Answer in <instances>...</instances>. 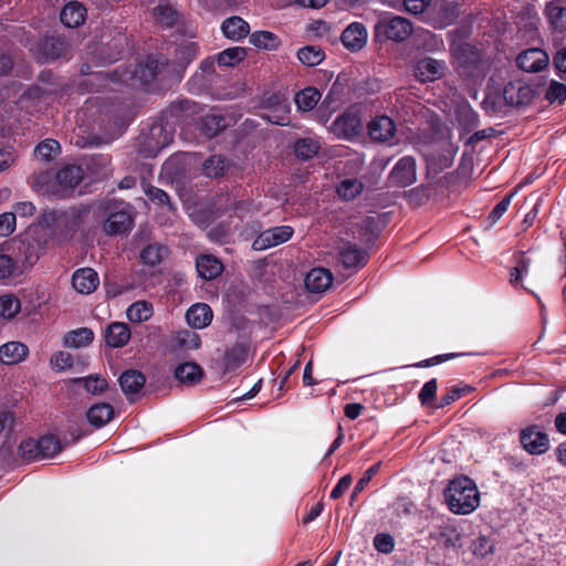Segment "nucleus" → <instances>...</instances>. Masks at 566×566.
Wrapping results in <instances>:
<instances>
[{"label":"nucleus","instance_id":"nucleus-1","mask_svg":"<svg viewBox=\"0 0 566 566\" xmlns=\"http://www.w3.org/2000/svg\"><path fill=\"white\" fill-rule=\"evenodd\" d=\"M67 229L60 218V210H43L38 221L27 232V250L24 263L33 265L50 242H62L67 239Z\"/></svg>","mask_w":566,"mask_h":566},{"label":"nucleus","instance_id":"nucleus-2","mask_svg":"<svg viewBox=\"0 0 566 566\" xmlns=\"http://www.w3.org/2000/svg\"><path fill=\"white\" fill-rule=\"evenodd\" d=\"M444 499L450 511L461 515L473 512L480 504L478 488L468 476L450 481L444 491Z\"/></svg>","mask_w":566,"mask_h":566},{"label":"nucleus","instance_id":"nucleus-3","mask_svg":"<svg viewBox=\"0 0 566 566\" xmlns=\"http://www.w3.org/2000/svg\"><path fill=\"white\" fill-rule=\"evenodd\" d=\"M450 53L452 63L467 75L482 77L490 69L489 62L482 57L480 51L469 43L453 41Z\"/></svg>","mask_w":566,"mask_h":566},{"label":"nucleus","instance_id":"nucleus-4","mask_svg":"<svg viewBox=\"0 0 566 566\" xmlns=\"http://www.w3.org/2000/svg\"><path fill=\"white\" fill-rule=\"evenodd\" d=\"M339 139L352 140L363 132V118L358 105L349 106L345 112L338 115L328 127Z\"/></svg>","mask_w":566,"mask_h":566},{"label":"nucleus","instance_id":"nucleus-5","mask_svg":"<svg viewBox=\"0 0 566 566\" xmlns=\"http://www.w3.org/2000/svg\"><path fill=\"white\" fill-rule=\"evenodd\" d=\"M375 31L377 35H382L387 40L402 42L411 35L413 28L406 18L384 14L376 23Z\"/></svg>","mask_w":566,"mask_h":566},{"label":"nucleus","instance_id":"nucleus-6","mask_svg":"<svg viewBox=\"0 0 566 566\" xmlns=\"http://www.w3.org/2000/svg\"><path fill=\"white\" fill-rule=\"evenodd\" d=\"M458 14V6L454 1L443 0L440 3H436L434 7L427 12L423 20L436 29H444L455 21Z\"/></svg>","mask_w":566,"mask_h":566},{"label":"nucleus","instance_id":"nucleus-7","mask_svg":"<svg viewBox=\"0 0 566 566\" xmlns=\"http://www.w3.org/2000/svg\"><path fill=\"white\" fill-rule=\"evenodd\" d=\"M417 180V164L411 156L400 158L391 169L388 181L391 186L407 187Z\"/></svg>","mask_w":566,"mask_h":566},{"label":"nucleus","instance_id":"nucleus-8","mask_svg":"<svg viewBox=\"0 0 566 566\" xmlns=\"http://www.w3.org/2000/svg\"><path fill=\"white\" fill-rule=\"evenodd\" d=\"M262 117L268 122L285 126L289 124L290 105L286 98L273 94L264 101Z\"/></svg>","mask_w":566,"mask_h":566},{"label":"nucleus","instance_id":"nucleus-9","mask_svg":"<svg viewBox=\"0 0 566 566\" xmlns=\"http://www.w3.org/2000/svg\"><path fill=\"white\" fill-rule=\"evenodd\" d=\"M294 233L290 226L273 227L261 232L253 241V249L256 251L266 250L284 242H287Z\"/></svg>","mask_w":566,"mask_h":566},{"label":"nucleus","instance_id":"nucleus-10","mask_svg":"<svg viewBox=\"0 0 566 566\" xmlns=\"http://www.w3.org/2000/svg\"><path fill=\"white\" fill-rule=\"evenodd\" d=\"M520 441L530 454H543L549 448V439L536 426H530L521 431Z\"/></svg>","mask_w":566,"mask_h":566},{"label":"nucleus","instance_id":"nucleus-11","mask_svg":"<svg viewBox=\"0 0 566 566\" xmlns=\"http://www.w3.org/2000/svg\"><path fill=\"white\" fill-rule=\"evenodd\" d=\"M447 64L444 61L432 57H422L415 64V76L426 83L433 82L444 75Z\"/></svg>","mask_w":566,"mask_h":566},{"label":"nucleus","instance_id":"nucleus-12","mask_svg":"<svg viewBox=\"0 0 566 566\" xmlns=\"http://www.w3.org/2000/svg\"><path fill=\"white\" fill-rule=\"evenodd\" d=\"M503 97L511 106H523L533 99L534 91L523 81H511L504 86Z\"/></svg>","mask_w":566,"mask_h":566},{"label":"nucleus","instance_id":"nucleus-13","mask_svg":"<svg viewBox=\"0 0 566 566\" xmlns=\"http://www.w3.org/2000/svg\"><path fill=\"white\" fill-rule=\"evenodd\" d=\"M516 62L521 70L530 73H537L548 65L549 57L544 50L532 48L521 52Z\"/></svg>","mask_w":566,"mask_h":566},{"label":"nucleus","instance_id":"nucleus-14","mask_svg":"<svg viewBox=\"0 0 566 566\" xmlns=\"http://www.w3.org/2000/svg\"><path fill=\"white\" fill-rule=\"evenodd\" d=\"M167 61L163 57L149 56L145 64H140L133 73L132 78L147 85L163 73Z\"/></svg>","mask_w":566,"mask_h":566},{"label":"nucleus","instance_id":"nucleus-15","mask_svg":"<svg viewBox=\"0 0 566 566\" xmlns=\"http://www.w3.org/2000/svg\"><path fill=\"white\" fill-rule=\"evenodd\" d=\"M97 273L91 268L76 270L72 275V285L81 294H91L98 286Z\"/></svg>","mask_w":566,"mask_h":566},{"label":"nucleus","instance_id":"nucleus-16","mask_svg":"<svg viewBox=\"0 0 566 566\" xmlns=\"http://www.w3.org/2000/svg\"><path fill=\"white\" fill-rule=\"evenodd\" d=\"M368 133L374 140L388 142L395 136L396 126L390 117L381 115L369 122Z\"/></svg>","mask_w":566,"mask_h":566},{"label":"nucleus","instance_id":"nucleus-17","mask_svg":"<svg viewBox=\"0 0 566 566\" xmlns=\"http://www.w3.org/2000/svg\"><path fill=\"white\" fill-rule=\"evenodd\" d=\"M333 283V274L324 268L312 269L305 277V286L312 293H322L328 290Z\"/></svg>","mask_w":566,"mask_h":566},{"label":"nucleus","instance_id":"nucleus-18","mask_svg":"<svg viewBox=\"0 0 566 566\" xmlns=\"http://www.w3.org/2000/svg\"><path fill=\"white\" fill-rule=\"evenodd\" d=\"M342 42L350 51H358L367 42L366 28L358 22L349 24L342 33Z\"/></svg>","mask_w":566,"mask_h":566},{"label":"nucleus","instance_id":"nucleus-19","mask_svg":"<svg viewBox=\"0 0 566 566\" xmlns=\"http://www.w3.org/2000/svg\"><path fill=\"white\" fill-rule=\"evenodd\" d=\"M130 339V329L127 324L113 322L105 331V342L107 346L119 348L125 346Z\"/></svg>","mask_w":566,"mask_h":566},{"label":"nucleus","instance_id":"nucleus-20","mask_svg":"<svg viewBox=\"0 0 566 566\" xmlns=\"http://www.w3.org/2000/svg\"><path fill=\"white\" fill-rule=\"evenodd\" d=\"M132 223L133 220L129 213L124 210H119L109 214L104 223L103 230L109 235H117L128 231Z\"/></svg>","mask_w":566,"mask_h":566},{"label":"nucleus","instance_id":"nucleus-21","mask_svg":"<svg viewBox=\"0 0 566 566\" xmlns=\"http://www.w3.org/2000/svg\"><path fill=\"white\" fill-rule=\"evenodd\" d=\"M212 311L205 303L192 305L186 313L187 323L193 328H205L212 321Z\"/></svg>","mask_w":566,"mask_h":566},{"label":"nucleus","instance_id":"nucleus-22","mask_svg":"<svg viewBox=\"0 0 566 566\" xmlns=\"http://www.w3.org/2000/svg\"><path fill=\"white\" fill-rule=\"evenodd\" d=\"M28 354V346L20 342H9L0 346V361L6 365H13L24 360Z\"/></svg>","mask_w":566,"mask_h":566},{"label":"nucleus","instance_id":"nucleus-23","mask_svg":"<svg viewBox=\"0 0 566 566\" xmlns=\"http://www.w3.org/2000/svg\"><path fill=\"white\" fill-rule=\"evenodd\" d=\"M86 9L77 1L67 3L61 11V22L67 28H76L85 21Z\"/></svg>","mask_w":566,"mask_h":566},{"label":"nucleus","instance_id":"nucleus-24","mask_svg":"<svg viewBox=\"0 0 566 566\" xmlns=\"http://www.w3.org/2000/svg\"><path fill=\"white\" fill-rule=\"evenodd\" d=\"M221 30L226 38L239 41L249 34L250 27L242 18L231 17L222 22Z\"/></svg>","mask_w":566,"mask_h":566},{"label":"nucleus","instance_id":"nucleus-25","mask_svg":"<svg viewBox=\"0 0 566 566\" xmlns=\"http://www.w3.org/2000/svg\"><path fill=\"white\" fill-rule=\"evenodd\" d=\"M367 252L352 243L344 244L339 250V258L344 266L356 268L365 264Z\"/></svg>","mask_w":566,"mask_h":566},{"label":"nucleus","instance_id":"nucleus-26","mask_svg":"<svg viewBox=\"0 0 566 566\" xmlns=\"http://www.w3.org/2000/svg\"><path fill=\"white\" fill-rule=\"evenodd\" d=\"M146 382V377L138 370H126L119 377V385L125 395H133L138 392Z\"/></svg>","mask_w":566,"mask_h":566},{"label":"nucleus","instance_id":"nucleus-27","mask_svg":"<svg viewBox=\"0 0 566 566\" xmlns=\"http://www.w3.org/2000/svg\"><path fill=\"white\" fill-rule=\"evenodd\" d=\"M546 17L551 25L557 31L566 30V6L560 0H554L546 4Z\"/></svg>","mask_w":566,"mask_h":566},{"label":"nucleus","instance_id":"nucleus-28","mask_svg":"<svg viewBox=\"0 0 566 566\" xmlns=\"http://www.w3.org/2000/svg\"><path fill=\"white\" fill-rule=\"evenodd\" d=\"M114 416V409L109 403L101 402L92 406L86 413L87 420L96 428L108 423Z\"/></svg>","mask_w":566,"mask_h":566},{"label":"nucleus","instance_id":"nucleus-29","mask_svg":"<svg viewBox=\"0 0 566 566\" xmlns=\"http://www.w3.org/2000/svg\"><path fill=\"white\" fill-rule=\"evenodd\" d=\"M203 376L202 368L196 363H184L176 367L175 377L184 384L193 385Z\"/></svg>","mask_w":566,"mask_h":566},{"label":"nucleus","instance_id":"nucleus-30","mask_svg":"<svg viewBox=\"0 0 566 566\" xmlns=\"http://www.w3.org/2000/svg\"><path fill=\"white\" fill-rule=\"evenodd\" d=\"M198 273L205 280H212L222 272V264L211 255H201L196 262Z\"/></svg>","mask_w":566,"mask_h":566},{"label":"nucleus","instance_id":"nucleus-31","mask_svg":"<svg viewBox=\"0 0 566 566\" xmlns=\"http://www.w3.org/2000/svg\"><path fill=\"white\" fill-rule=\"evenodd\" d=\"M87 214V210L71 208L67 210H60V218L64 228L67 229L69 237L73 234L83 223L84 217Z\"/></svg>","mask_w":566,"mask_h":566},{"label":"nucleus","instance_id":"nucleus-32","mask_svg":"<svg viewBox=\"0 0 566 566\" xmlns=\"http://www.w3.org/2000/svg\"><path fill=\"white\" fill-rule=\"evenodd\" d=\"M83 179V171L80 166L69 165L62 168L56 174L59 185L65 188L76 187Z\"/></svg>","mask_w":566,"mask_h":566},{"label":"nucleus","instance_id":"nucleus-33","mask_svg":"<svg viewBox=\"0 0 566 566\" xmlns=\"http://www.w3.org/2000/svg\"><path fill=\"white\" fill-rule=\"evenodd\" d=\"M321 92L312 86L305 87L295 95V104L300 111H312L321 99Z\"/></svg>","mask_w":566,"mask_h":566},{"label":"nucleus","instance_id":"nucleus-34","mask_svg":"<svg viewBox=\"0 0 566 566\" xmlns=\"http://www.w3.org/2000/svg\"><path fill=\"white\" fill-rule=\"evenodd\" d=\"M93 339V331L86 327H82L69 332L64 336V345L67 347L80 348L90 345Z\"/></svg>","mask_w":566,"mask_h":566},{"label":"nucleus","instance_id":"nucleus-35","mask_svg":"<svg viewBox=\"0 0 566 566\" xmlns=\"http://www.w3.org/2000/svg\"><path fill=\"white\" fill-rule=\"evenodd\" d=\"M126 315L133 323L146 322L153 316V305L146 301L135 302L127 308Z\"/></svg>","mask_w":566,"mask_h":566},{"label":"nucleus","instance_id":"nucleus-36","mask_svg":"<svg viewBox=\"0 0 566 566\" xmlns=\"http://www.w3.org/2000/svg\"><path fill=\"white\" fill-rule=\"evenodd\" d=\"M248 356V347L244 344H235L226 352L224 365L228 370L241 366Z\"/></svg>","mask_w":566,"mask_h":566},{"label":"nucleus","instance_id":"nucleus-37","mask_svg":"<svg viewBox=\"0 0 566 566\" xmlns=\"http://www.w3.org/2000/svg\"><path fill=\"white\" fill-rule=\"evenodd\" d=\"M174 342L178 348L186 350L197 349L201 344L199 335L189 329L177 332L174 335Z\"/></svg>","mask_w":566,"mask_h":566},{"label":"nucleus","instance_id":"nucleus-38","mask_svg":"<svg viewBox=\"0 0 566 566\" xmlns=\"http://www.w3.org/2000/svg\"><path fill=\"white\" fill-rule=\"evenodd\" d=\"M364 184L356 178H346L337 187V193L345 200H353L361 193Z\"/></svg>","mask_w":566,"mask_h":566},{"label":"nucleus","instance_id":"nucleus-39","mask_svg":"<svg viewBox=\"0 0 566 566\" xmlns=\"http://www.w3.org/2000/svg\"><path fill=\"white\" fill-rule=\"evenodd\" d=\"M324 57V52L315 45H307L297 51V59L306 66H316Z\"/></svg>","mask_w":566,"mask_h":566},{"label":"nucleus","instance_id":"nucleus-40","mask_svg":"<svg viewBox=\"0 0 566 566\" xmlns=\"http://www.w3.org/2000/svg\"><path fill=\"white\" fill-rule=\"evenodd\" d=\"M250 42L263 50H274L279 46V38L270 31H256L250 35Z\"/></svg>","mask_w":566,"mask_h":566},{"label":"nucleus","instance_id":"nucleus-41","mask_svg":"<svg viewBox=\"0 0 566 566\" xmlns=\"http://www.w3.org/2000/svg\"><path fill=\"white\" fill-rule=\"evenodd\" d=\"M40 458H52L62 450L60 440L52 434L43 436L38 440Z\"/></svg>","mask_w":566,"mask_h":566},{"label":"nucleus","instance_id":"nucleus-42","mask_svg":"<svg viewBox=\"0 0 566 566\" xmlns=\"http://www.w3.org/2000/svg\"><path fill=\"white\" fill-rule=\"evenodd\" d=\"M167 254V249L161 244H149L140 253V259L150 266L159 264Z\"/></svg>","mask_w":566,"mask_h":566},{"label":"nucleus","instance_id":"nucleus-43","mask_svg":"<svg viewBox=\"0 0 566 566\" xmlns=\"http://www.w3.org/2000/svg\"><path fill=\"white\" fill-rule=\"evenodd\" d=\"M21 310L20 300L13 294L0 296V316L6 319H12Z\"/></svg>","mask_w":566,"mask_h":566},{"label":"nucleus","instance_id":"nucleus-44","mask_svg":"<svg viewBox=\"0 0 566 566\" xmlns=\"http://www.w3.org/2000/svg\"><path fill=\"white\" fill-rule=\"evenodd\" d=\"M319 143L313 138H302L295 143V155L304 160L313 158L319 150Z\"/></svg>","mask_w":566,"mask_h":566},{"label":"nucleus","instance_id":"nucleus-45","mask_svg":"<svg viewBox=\"0 0 566 566\" xmlns=\"http://www.w3.org/2000/svg\"><path fill=\"white\" fill-rule=\"evenodd\" d=\"M228 168V161L224 157L219 155L210 156L203 163V172L208 177L217 178L222 176Z\"/></svg>","mask_w":566,"mask_h":566},{"label":"nucleus","instance_id":"nucleus-46","mask_svg":"<svg viewBox=\"0 0 566 566\" xmlns=\"http://www.w3.org/2000/svg\"><path fill=\"white\" fill-rule=\"evenodd\" d=\"M41 50L48 60L59 59L64 51V42L57 38H46L41 43Z\"/></svg>","mask_w":566,"mask_h":566},{"label":"nucleus","instance_id":"nucleus-47","mask_svg":"<svg viewBox=\"0 0 566 566\" xmlns=\"http://www.w3.org/2000/svg\"><path fill=\"white\" fill-rule=\"evenodd\" d=\"M59 151L60 144L56 140L45 139L35 147L34 156L42 160L50 161Z\"/></svg>","mask_w":566,"mask_h":566},{"label":"nucleus","instance_id":"nucleus-48","mask_svg":"<svg viewBox=\"0 0 566 566\" xmlns=\"http://www.w3.org/2000/svg\"><path fill=\"white\" fill-rule=\"evenodd\" d=\"M75 382H83L84 388L92 395H101L107 388V381L105 378L94 375L84 378L74 379Z\"/></svg>","mask_w":566,"mask_h":566},{"label":"nucleus","instance_id":"nucleus-49","mask_svg":"<svg viewBox=\"0 0 566 566\" xmlns=\"http://www.w3.org/2000/svg\"><path fill=\"white\" fill-rule=\"evenodd\" d=\"M245 56V51L242 48H230L222 51L218 55V62L220 65L234 66L240 63Z\"/></svg>","mask_w":566,"mask_h":566},{"label":"nucleus","instance_id":"nucleus-50","mask_svg":"<svg viewBox=\"0 0 566 566\" xmlns=\"http://www.w3.org/2000/svg\"><path fill=\"white\" fill-rule=\"evenodd\" d=\"M437 389L438 385L436 379H431L422 386L418 395V398L422 406L436 408Z\"/></svg>","mask_w":566,"mask_h":566},{"label":"nucleus","instance_id":"nucleus-51","mask_svg":"<svg viewBox=\"0 0 566 566\" xmlns=\"http://www.w3.org/2000/svg\"><path fill=\"white\" fill-rule=\"evenodd\" d=\"M19 455L27 461L40 460V451L38 440L27 439L19 446Z\"/></svg>","mask_w":566,"mask_h":566},{"label":"nucleus","instance_id":"nucleus-52","mask_svg":"<svg viewBox=\"0 0 566 566\" xmlns=\"http://www.w3.org/2000/svg\"><path fill=\"white\" fill-rule=\"evenodd\" d=\"M471 391L470 386L464 387H451L448 391L441 397L440 401L437 403L436 408H444L455 400L460 399L462 396L467 395Z\"/></svg>","mask_w":566,"mask_h":566},{"label":"nucleus","instance_id":"nucleus-53","mask_svg":"<svg viewBox=\"0 0 566 566\" xmlns=\"http://www.w3.org/2000/svg\"><path fill=\"white\" fill-rule=\"evenodd\" d=\"M472 552L478 557H486L494 553V543L486 536H479L472 543Z\"/></svg>","mask_w":566,"mask_h":566},{"label":"nucleus","instance_id":"nucleus-54","mask_svg":"<svg viewBox=\"0 0 566 566\" xmlns=\"http://www.w3.org/2000/svg\"><path fill=\"white\" fill-rule=\"evenodd\" d=\"M156 20L164 25H172L177 19V11L170 6H159L155 9Z\"/></svg>","mask_w":566,"mask_h":566},{"label":"nucleus","instance_id":"nucleus-55","mask_svg":"<svg viewBox=\"0 0 566 566\" xmlns=\"http://www.w3.org/2000/svg\"><path fill=\"white\" fill-rule=\"evenodd\" d=\"M145 193L155 205L159 207L167 206L169 210L174 209L168 195L164 190L154 186H147Z\"/></svg>","mask_w":566,"mask_h":566},{"label":"nucleus","instance_id":"nucleus-56","mask_svg":"<svg viewBox=\"0 0 566 566\" xmlns=\"http://www.w3.org/2000/svg\"><path fill=\"white\" fill-rule=\"evenodd\" d=\"M546 99L551 103L558 101L559 103L566 99V85L553 81L546 92Z\"/></svg>","mask_w":566,"mask_h":566},{"label":"nucleus","instance_id":"nucleus-57","mask_svg":"<svg viewBox=\"0 0 566 566\" xmlns=\"http://www.w3.org/2000/svg\"><path fill=\"white\" fill-rule=\"evenodd\" d=\"M15 230V213L0 214V237H9Z\"/></svg>","mask_w":566,"mask_h":566},{"label":"nucleus","instance_id":"nucleus-58","mask_svg":"<svg viewBox=\"0 0 566 566\" xmlns=\"http://www.w3.org/2000/svg\"><path fill=\"white\" fill-rule=\"evenodd\" d=\"M51 365L57 371L65 370L73 365V357L70 353L59 352L51 358Z\"/></svg>","mask_w":566,"mask_h":566},{"label":"nucleus","instance_id":"nucleus-59","mask_svg":"<svg viewBox=\"0 0 566 566\" xmlns=\"http://www.w3.org/2000/svg\"><path fill=\"white\" fill-rule=\"evenodd\" d=\"M15 271V261L7 254H0V280L9 279Z\"/></svg>","mask_w":566,"mask_h":566},{"label":"nucleus","instance_id":"nucleus-60","mask_svg":"<svg viewBox=\"0 0 566 566\" xmlns=\"http://www.w3.org/2000/svg\"><path fill=\"white\" fill-rule=\"evenodd\" d=\"M512 197L513 195L506 196L493 208L488 218L490 226L495 224L500 220V218L506 212L511 203Z\"/></svg>","mask_w":566,"mask_h":566},{"label":"nucleus","instance_id":"nucleus-61","mask_svg":"<svg viewBox=\"0 0 566 566\" xmlns=\"http://www.w3.org/2000/svg\"><path fill=\"white\" fill-rule=\"evenodd\" d=\"M17 157V151L13 147L0 148V172L13 166Z\"/></svg>","mask_w":566,"mask_h":566},{"label":"nucleus","instance_id":"nucleus-62","mask_svg":"<svg viewBox=\"0 0 566 566\" xmlns=\"http://www.w3.org/2000/svg\"><path fill=\"white\" fill-rule=\"evenodd\" d=\"M432 0H403L405 9L411 14H422Z\"/></svg>","mask_w":566,"mask_h":566},{"label":"nucleus","instance_id":"nucleus-63","mask_svg":"<svg viewBox=\"0 0 566 566\" xmlns=\"http://www.w3.org/2000/svg\"><path fill=\"white\" fill-rule=\"evenodd\" d=\"M379 467L380 463H376L366 471L365 475L356 483L352 497H355L367 486L371 478L378 472Z\"/></svg>","mask_w":566,"mask_h":566},{"label":"nucleus","instance_id":"nucleus-64","mask_svg":"<svg viewBox=\"0 0 566 566\" xmlns=\"http://www.w3.org/2000/svg\"><path fill=\"white\" fill-rule=\"evenodd\" d=\"M374 545L378 552L389 553L394 548V541L390 535L378 534L374 538Z\"/></svg>","mask_w":566,"mask_h":566}]
</instances>
